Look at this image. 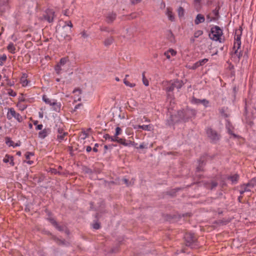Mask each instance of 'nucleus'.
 I'll return each mask as SVG.
<instances>
[{
	"instance_id": "nucleus-45",
	"label": "nucleus",
	"mask_w": 256,
	"mask_h": 256,
	"mask_svg": "<svg viewBox=\"0 0 256 256\" xmlns=\"http://www.w3.org/2000/svg\"><path fill=\"white\" fill-rule=\"evenodd\" d=\"M103 138H104L106 140H108V142H111V140H114L112 138V136H110L109 134H106L103 136Z\"/></svg>"
},
{
	"instance_id": "nucleus-61",
	"label": "nucleus",
	"mask_w": 256,
	"mask_h": 256,
	"mask_svg": "<svg viewBox=\"0 0 256 256\" xmlns=\"http://www.w3.org/2000/svg\"><path fill=\"white\" fill-rule=\"evenodd\" d=\"M164 56L166 57L168 59H170V54L169 52L166 51L164 53Z\"/></svg>"
},
{
	"instance_id": "nucleus-27",
	"label": "nucleus",
	"mask_w": 256,
	"mask_h": 256,
	"mask_svg": "<svg viewBox=\"0 0 256 256\" xmlns=\"http://www.w3.org/2000/svg\"><path fill=\"white\" fill-rule=\"evenodd\" d=\"M7 49L10 53L14 54L16 53V48L12 42H10L7 46Z\"/></svg>"
},
{
	"instance_id": "nucleus-37",
	"label": "nucleus",
	"mask_w": 256,
	"mask_h": 256,
	"mask_svg": "<svg viewBox=\"0 0 256 256\" xmlns=\"http://www.w3.org/2000/svg\"><path fill=\"white\" fill-rule=\"evenodd\" d=\"M7 56L6 54H4L2 56H0V66H2L4 65V62L6 61Z\"/></svg>"
},
{
	"instance_id": "nucleus-54",
	"label": "nucleus",
	"mask_w": 256,
	"mask_h": 256,
	"mask_svg": "<svg viewBox=\"0 0 256 256\" xmlns=\"http://www.w3.org/2000/svg\"><path fill=\"white\" fill-rule=\"evenodd\" d=\"M126 140L124 138H119L117 140V142L124 146V144L125 143Z\"/></svg>"
},
{
	"instance_id": "nucleus-31",
	"label": "nucleus",
	"mask_w": 256,
	"mask_h": 256,
	"mask_svg": "<svg viewBox=\"0 0 256 256\" xmlns=\"http://www.w3.org/2000/svg\"><path fill=\"white\" fill-rule=\"evenodd\" d=\"M241 42H234L233 48L235 50L234 54L238 52V49L240 48Z\"/></svg>"
},
{
	"instance_id": "nucleus-29",
	"label": "nucleus",
	"mask_w": 256,
	"mask_h": 256,
	"mask_svg": "<svg viewBox=\"0 0 256 256\" xmlns=\"http://www.w3.org/2000/svg\"><path fill=\"white\" fill-rule=\"evenodd\" d=\"M48 130L44 128L38 132V137L41 139L44 138L48 134Z\"/></svg>"
},
{
	"instance_id": "nucleus-13",
	"label": "nucleus",
	"mask_w": 256,
	"mask_h": 256,
	"mask_svg": "<svg viewBox=\"0 0 256 256\" xmlns=\"http://www.w3.org/2000/svg\"><path fill=\"white\" fill-rule=\"evenodd\" d=\"M226 127L227 130L228 132V134L232 136L234 138H239V136L235 134H234L232 130L233 129V126L232 124L228 120H226Z\"/></svg>"
},
{
	"instance_id": "nucleus-35",
	"label": "nucleus",
	"mask_w": 256,
	"mask_h": 256,
	"mask_svg": "<svg viewBox=\"0 0 256 256\" xmlns=\"http://www.w3.org/2000/svg\"><path fill=\"white\" fill-rule=\"evenodd\" d=\"M250 190L249 188H246V186H241L240 190V194H243L245 192H250Z\"/></svg>"
},
{
	"instance_id": "nucleus-7",
	"label": "nucleus",
	"mask_w": 256,
	"mask_h": 256,
	"mask_svg": "<svg viewBox=\"0 0 256 256\" xmlns=\"http://www.w3.org/2000/svg\"><path fill=\"white\" fill-rule=\"evenodd\" d=\"M54 16V12L51 9H46L43 15L44 19L49 23L53 22Z\"/></svg>"
},
{
	"instance_id": "nucleus-30",
	"label": "nucleus",
	"mask_w": 256,
	"mask_h": 256,
	"mask_svg": "<svg viewBox=\"0 0 256 256\" xmlns=\"http://www.w3.org/2000/svg\"><path fill=\"white\" fill-rule=\"evenodd\" d=\"M42 100L47 104H49L50 106H52V102H54V100H50L48 98L46 95H43L42 98Z\"/></svg>"
},
{
	"instance_id": "nucleus-56",
	"label": "nucleus",
	"mask_w": 256,
	"mask_h": 256,
	"mask_svg": "<svg viewBox=\"0 0 256 256\" xmlns=\"http://www.w3.org/2000/svg\"><path fill=\"white\" fill-rule=\"evenodd\" d=\"M179 188L174 189L172 190L171 192H169V194L172 196H174L175 194L179 190Z\"/></svg>"
},
{
	"instance_id": "nucleus-60",
	"label": "nucleus",
	"mask_w": 256,
	"mask_h": 256,
	"mask_svg": "<svg viewBox=\"0 0 256 256\" xmlns=\"http://www.w3.org/2000/svg\"><path fill=\"white\" fill-rule=\"evenodd\" d=\"M235 54L236 55V56L238 59H240V58L242 56V51H240V52L238 51V52L237 54Z\"/></svg>"
},
{
	"instance_id": "nucleus-4",
	"label": "nucleus",
	"mask_w": 256,
	"mask_h": 256,
	"mask_svg": "<svg viewBox=\"0 0 256 256\" xmlns=\"http://www.w3.org/2000/svg\"><path fill=\"white\" fill-rule=\"evenodd\" d=\"M186 245L192 248H195L198 246L197 239L194 234L186 233L184 236Z\"/></svg>"
},
{
	"instance_id": "nucleus-42",
	"label": "nucleus",
	"mask_w": 256,
	"mask_h": 256,
	"mask_svg": "<svg viewBox=\"0 0 256 256\" xmlns=\"http://www.w3.org/2000/svg\"><path fill=\"white\" fill-rule=\"evenodd\" d=\"M206 22L210 23L212 22L216 21L214 17H211L210 14L206 15Z\"/></svg>"
},
{
	"instance_id": "nucleus-14",
	"label": "nucleus",
	"mask_w": 256,
	"mask_h": 256,
	"mask_svg": "<svg viewBox=\"0 0 256 256\" xmlns=\"http://www.w3.org/2000/svg\"><path fill=\"white\" fill-rule=\"evenodd\" d=\"M14 156H11V155H10L8 154H6L5 156L4 157V158L2 160V162L4 163L7 164V163L9 162L11 166H14Z\"/></svg>"
},
{
	"instance_id": "nucleus-25",
	"label": "nucleus",
	"mask_w": 256,
	"mask_h": 256,
	"mask_svg": "<svg viewBox=\"0 0 256 256\" xmlns=\"http://www.w3.org/2000/svg\"><path fill=\"white\" fill-rule=\"evenodd\" d=\"M166 38L168 40L171 42H175L174 34H172L170 30H169L168 32V34H166Z\"/></svg>"
},
{
	"instance_id": "nucleus-15",
	"label": "nucleus",
	"mask_w": 256,
	"mask_h": 256,
	"mask_svg": "<svg viewBox=\"0 0 256 256\" xmlns=\"http://www.w3.org/2000/svg\"><path fill=\"white\" fill-rule=\"evenodd\" d=\"M57 132L58 134L57 136V138L60 142H62L64 140L65 136L67 134V132H64V130L62 128H58L56 129Z\"/></svg>"
},
{
	"instance_id": "nucleus-46",
	"label": "nucleus",
	"mask_w": 256,
	"mask_h": 256,
	"mask_svg": "<svg viewBox=\"0 0 256 256\" xmlns=\"http://www.w3.org/2000/svg\"><path fill=\"white\" fill-rule=\"evenodd\" d=\"M33 156H34V152H27L25 154V157L26 159L28 160H30V157Z\"/></svg>"
},
{
	"instance_id": "nucleus-58",
	"label": "nucleus",
	"mask_w": 256,
	"mask_h": 256,
	"mask_svg": "<svg viewBox=\"0 0 256 256\" xmlns=\"http://www.w3.org/2000/svg\"><path fill=\"white\" fill-rule=\"evenodd\" d=\"M98 146H99V144L97 143L94 144V146L92 148V150L94 152H98V150L97 148Z\"/></svg>"
},
{
	"instance_id": "nucleus-12",
	"label": "nucleus",
	"mask_w": 256,
	"mask_h": 256,
	"mask_svg": "<svg viewBox=\"0 0 256 256\" xmlns=\"http://www.w3.org/2000/svg\"><path fill=\"white\" fill-rule=\"evenodd\" d=\"M5 142L8 146H12L13 148H15L17 146H19L20 145V142L14 143L10 137L6 136L5 138Z\"/></svg>"
},
{
	"instance_id": "nucleus-63",
	"label": "nucleus",
	"mask_w": 256,
	"mask_h": 256,
	"mask_svg": "<svg viewBox=\"0 0 256 256\" xmlns=\"http://www.w3.org/2000/svg\"><path fill=\"white\" fill-rule=\"evenodd\" d=\"M142 0H131V2L133 4L140 2Z\"/></svg>"
},
{
	"instance_id": "nucleus-1",
	"label": "nucleus",
	"mask_w": 256,
	"mask_h": 256,
	"mask_svg": "<svg viewBox=\"0 0 256 256\" xmlns=\"http://www.w3.org/2000/svg\"><path fill=\"white\" fill-rule=\"evenodd\" d=\"M196 112L194 109L187 108L185 109L180 110L176 114H170V117L166 120V125L170 126H174V124L180 122H186L190 119L194 117Z\"/></svg>"
},
{
	"instance_id": "nucleus-47",
	"label": "nucleus",
	"mask_w": 256,
	"mask_h": 256,
	"mask_svg": "<svg viewBox=\"0 0 256 256\" xmlns=\"http://www.w3.org/2000/svg\"><path fill=\"white\" fill-rule=\"evenodd\" d=\"M18 106L19 107V108L21 110H24L27 108V105L23 104L21 102H19L18 104Z\"/></svg>"
},
{
	"instance_id": "nucleus-11",
	"label": "nucleus",
	"mask_w": 256,
	"mask_h": 256,
	"mask_svg": "<svg viewBox=\"0 0 256 256\" xmlns=\"http://www.w3.org/2000/svg\"><path fill=\"white\" fill-rule=\"evenodd\" d=\"M106 21L108 24H112L116 20V14L114 12H108L105 16Z\"/></svg>"
},
{
	"instance_id": "nucleus-2",
	"label": "nucleus",
	"mask_w": 256,
	"mask_h": 256,
	"mask_svg": "<svg viewBox=\"0 0 256 256\" xmlns=\"http://www.w3.org/2000/svg\"><path fill=\"white\" fill-rule=\"evenodd\" d=\"M184 85V83L182 80H174L170 81L165 87L164 90H166L168 96L169 98H172V93L175 88H176L178 90L181 88Z\"/></svg>"
},
{
	"instance_id": "nucleus-52",
	"label": "nucleus",
	"mask_w": 256,
	"mask_h": 256,
	"mask_svg": "<svg viewBox=\"0 0 256 256\" xmlns=\"http://www.w3.org/2000/svg\"><path fill=\"white\" fill-rule=\"evenodd\" d=\"M82 106V104H76V105L74 106V110H72V112H76V111H77V110H78V109H80V108H81Z\"/></svg>"
},
{
	"instance_id": "nucleus-17",
	"label": "nucleus",
	"mask_w": 256,
	"mask_h": 256,
	"mask_svg": "<svg viewBox=\"0 0 256 256\" xmlns=\"http://www.w3.org/2000/svg\"><path fill=\"white\" fill-rule=\"evenodd\" d=\"M205 164V158L204 156H202L198 160V166L196 168V172L202 171L203 166Z\"/></svg>"
},
{
	"instance_id": "nucleus-62",
	"label": "nucleus",
	"mask_w": 256,
	"mask_h": 256,
	"mask_svg": "<svg viewBox=\"0 0 256 256\" xmlns=\"http://www.w3.org/2000/svg\"><path fill=\"white\" fill-rule=\"evenodd\" d=\"M43 128V125L42 124H38L36 126V130H42Z\"/></svg>"
},
{
	"instance_id": "nucleus-8",
	"label": "nucleus",
	"mask_w": 256,
	"mask_h": 256,
	"mask_svg": "<svg viewBox=\"0 0 256 256\" xmlns=\"http://www.w3.org/2000/svg\"><path fill=\"white\" fill-rule=\"evenodd\" d=\"M190 102L192 104H202L204 108H206L210 106V102L209 100H206V99H198L195 97H192Z\"/></svg>"
},
{
	"instance_id": "nucleus-33",
	"label": "nucleus",
	"mask_w": 256,
	"mask_h": 256,
	"mask_svg": "<svg viewBox=\"0 0 256 256\" xmlns=\"http://www.w3.org/2000/svg\"><path fill=\"white\" fill-rule=\"evenodd\" d=\"M114 42V38L112 37H109L107 38L104 42V44L108 46L112 44Z\"/></svg>"
},
{
	"instance_id": "nucleus-48",
	"label": "nucleus",
	"mask_w": 256,
	"mask_h": 256,
	"mask_svg": "<svg viewBox=\"0 0 256 256\" xmlns=\"http://www.w3.org/2000/svg\"><path fill=\"white\" fill-rule=\"evenodd\" d=\"M62 66L59 65L58 64L56 66H55V68H54V70L56 72V74H60V71L62 70V68H61V67Z\"/></svg>"
},
{
	"instance_id": "nucleus-10",
	"label": "nucleus",
	"mask_w": 256,
	"mask_h": 256,
	"mask_svg": "<svg viewBox=\"0 0 256 256\" xmlns=\"http://www.w3.org/2000/svg\"><path fill=\"white\" fill-rule=\"evenodd\" d=\"M208 61V58H204L195 62L192 66H188L187 67L190 70H194L200 66H203Z\"/></svg>"
},
{
	"instance_id": "nucleus-36",
	"label": "nucleus",
	"mask_w": 256,
	"mask_h": 256,
	"mask_svg": "<svg viewBox=\"0 0 256 256\" xmlns=\"http://www.w3.org/2000/svg\"><path fill=\"white\" fill-rule=\"evenodd\" d=\"M142 80L143 84L145 86H148L149 85V82H148V80L147 78H146L145 76L144 72L142 73Z\"/></svg>"
},
{
	"instance_id": "nucleus-19",
	"label": "nucleus",
	"mask_w": 256,
	"mask_h": 256,
	"mask_svg": "<svg viewBox=\"0 0 256 256\" xmlns=\"http://www.w3.org/2000/svg\"><path fill=\"white\" fill-rule=\"evenodd\" d=\"M28 75L26 74H23L21 77L20 82L22 86H26L30 82V80L26 79Z\"/></svg>"
},
{
	"instance_id": "nucleus-55",
	"label": "nucleus",
	"mask_w": 256,
	"mask_h": 256,
	"mask_svg": "<svg viewBox=\"0 0 256 256\" xmlns=\"http://www.w3.org/2000/svg\"><path fill=\"white\" fill-rule=\"evenodd\" d=\"M116 146V145H113V144L108 145V146L104 145V148L105 150V151H106V150H107L109 148L112 149L113 146Z\"/></svg>"
},
{
	"instance_id": "nucleus-22",
	"label": "nucleus",
	"mask_w": 256,
	"mask_h": 256,
	"mask_svg": "<svg viewBox=\"0 0 256 256\" xmlns=\"http://www.w3.org/2000/svg\"><path fill=\"white\" fill-rule=\"evenodd\" d=\"M220 6H217L214 10H212V14L214 16V18L216 20H217L219 19L220 16L219 14V10H220Z\"/></svg>"
},
{
	"instance_id": "nucleus-41",
	"label": "nucleus",
	"mask_w": 256,
	"mask_h": 256,
	"mask_svg": "<svg viewBox=\"0 0 256 256\" xmlns=\"http://www.w3.org/2000/svg\"><path fill=\"white\" fill-rule=\"evenodd\" d=\"M124 84L128 86H129L130 88H133L135 86V84L134 83H130L128 80H126V78H124Z\"/></svg>"
},
{
	"instance_id": "nucleus-40",
	"label": "nucleus",
	"mask_w": 256,
	"mask_h": 256,
	"mask_svg": "<svg viewBox=\"0 0 256 256\" xmlns=\"http://www.w3.org/2000/svg\"><path fill=\"white\" fill-rule=\"evenodd\" d=\"M249 184L250 185V188H254L256 186V177L252 178L249 181Z\"/></svg>"
},
{
	"instance_id": "nucleus-51",
	"label": "nucleus",
	"mask_w": 256,
	"mask_h": 256,
	"mask_svg": "<svg viewBox=\"0 0 256 256\" xmlns=\"http://www.w3.org/2000/svg\"><path fill=\"white\" fill-rule=\"evenodd\" d=\"M122 131V129L120 127H116V132H115V137H116V136H118V135L120 134V132Z\"/></svg>"
},
{
	"instance_id": "nucleus-28",
	"label": "nucleus",
	"mask_w": 256,
	"mask_h": 256,
	"mask_svg": "<svg viewBox=\"0 0 256 256\" xmlns=\"http://www.w3.org/2000/svg\"><path fill=\"white\" fill-rule=\"evenodd\" d=\"M241 35L242 30H236L235 32L234 42H241Z\"/></svg>"
},
{
	"instance_id": "nucleus-49",
	"label": "nucleus",
	"mask_w": 256,
	"mask_h": 256,
	"mask_svg": "<svg viewBox=\"0 0 256 256\" xmlns=\"http://www.w3.org/2000/svg\"><path fill=\"white\" fill-rule=\"evenodd\" d=\"M8 94L10 96L14 97L16 96V93L10 88L8 90Z\"/></svg>"
},
{
	"instance_id": "nucleus-64",
	"label": "nucleus",
	"mask_w": 256,
	"mask_h": 256,
	"mask_svg": "<svg viewBox=\"0 0 256 256\" xmlns=\"http://www.w3.org/2000/svg\"><path fill=\"white\" fill-rule=\"evenodd\" d=\"M92 150V148L90 146H86V152H91Z\"/></svg>"
},
{
	"instance_id": "nucleus-23",
	"label": "nucleus",
	"mask_w": 256,
	"mask_h": 256,
	"mask_svg": "<svg viewBox=\"0 0 256 256\" xmlns=\"http://www.w3.org/2000/svg\"><path fill=\"white\" fill-rule=\"evenodd\" d=\"M218 185L216 182L211 180L209 183L206 184V188L208 189L212 190L214 189Z\"/></svg>"
},
{
	"instance_id": "nucleus-44",
	"label": "nucleus",
	"mask_w": 256,
	"mask_h": 256,
	"mask_svg": "<svg viewBox=\"0 0 256 256\" xmlns=\"http://www.w3.org/2000/svg\"><path fill=\"white\" fill-rule=\"evenodd\" d=\"M68 26H69L70 29L72 28L73 25L70 21L66 22L65 24L62 26V29H65Z\"/></svg>"
},
{
	"instance_id": "nucleus-6",
	"label": "nucleus",
	"mask_w": 256,
	"mask_h": 256,
	"mask_svg": "<svg viewBox=\"0 0 256 256\" xmlns=\"http://www.w3.org/2000/svg\"><path fill=\"white\" fill-rule=\"evenodd\" d=\"M6 118L9 120H11L12 118H14L19 122H22L23 120L22 117L21 115L19 113H17L12 108L8 109V112L6 114Z\"/></svg>"
},
{
	"instance_id": "nucleus-32",
	"label": "nucleus",
	"mask_w": 256,
	"mask_h": 256,
	"mask_svg": "<svg viewBox=\"0 0 256 256\" xmlns=\"http://www.w3.org/2000/svg\"><path fill=\"white\" fill-rule=\"evenodd\" d=\"M69 62L68 57H64L60 58L59 62V65L64 66L66 64Z\"/></svg>"
},
{
	"instance_id": "nucleus-20",
	"label": "nucleus",
	"mask_w": 256,
	"mask_h": 256,
	"mask_svg": "<svg viewBox=\"0 0 256 256\" xmlns=\"http://www.w3.org/2000/svg\"><path fill=\"white\" fill-rule=\"evenodd\" d=\"M166 14L168 17V18L169 20H170L172 22L174 21L175 18L174 16L172 14V10L170 8H168L166 11Z\"/></svg>"
},
{
	"instance_id": "nucleus-18",
	"label": "nucleus",
	"mask_w": 256,
	"mask_h": 256,
	"mask_svg": "<svg viewBox=\"0 0 256 256\" xmlns=\"http://www.w3.org/2000/svg\"><path fill=\"white\" fill-rule=\"evenodd\" d=\"M51 106H53V110L56 112H60V110L62 104L60 102H58L56 100H54V102H52V105Z\"/></svg>"
},
{
	"instance_id": "nucleus-59",
	"label": "nucleus",
	"mask_w": 256,
	"mask_h": 256,
	"mask_svg": "<svg viewBox=\"0 0 256 256\" xmlns=\"http://www.w3.org/2000/svg\"><path fill=\"white\" fill-rule=\"evenodd\" d=\"M168 51L169 53H170L172 56H175L176 54V52L172 49H170Z\"/></svg>"
},
{
	"instance_id": "nucleus-26",
	"label": "nucleus",
	"mask_w": 256,
	"mask_h": 256,
	"mask_svg": "<svg viewBox=\"0 0 256 256\" xmlns=\"http://www.w3.org/2000/svg\"><path fill=\"white\" fill-rule=\"evenodd\" d=\"M71 32H72V30L70 28L68 31L67 33L62 34L61 37L66 40H70L72 39V38H71L69 34V33H71Z\"/></svg>"
},
{
	"instance_id": "nucleus-21",
	"label": "nucleus",
	"mask_w": 256,
	"mask_h": 256,
	"mask_svg": "<svg viewBox=\"0 0 256 256\" xmlns=\"http://www.w3.org/2000/svg\"><path fill=\"white\" fill-rule=\"evenodd\" d=\"M239 178V176L238 174H234L232 176H228V180L232 182V184H236L237 183Z\"/></svg>"
},
{
	"instance_id": "nucleus-9",
	"label": "nucleus",
	"mask_w": 256,
	"mask_h": 256,
	"mask_svg": "<svg viewBox=\"0 0 256 256\" xmlns=\"http://www.w3.org/2000/svg\"><path fill=\"white\" fill-rule=\"evenodd\" d=\"M48 234L52 236V239L58 245H62L68 247L70 246V243L64 240H62L56 237L55 236L52 235L50 232H48Z\"/></svg>"
},
{
	"instance_id": "nucleus-38",
	"label": "nucleus",
	"mask_w": 256,
	"mask_h": 256,
	"mask_svg": "<svg viewBox=\"0 0 256 256\" xmlns=\"http://www.w3.org/2000/svg\"><path fill=\"white\" fill-rule=\"evenodd\" d=\"M178 15L180 17H182L184 16V10L183 8L180 6L178 10Z\"/></svg>"
},
{
	"instance_id": "nucleus-50",
	"label": "nucleus",
	"mask_w": 256,
	"mask_h": 256,
	"mask_svg": "<svg viewBox=\"0 0 256 256\" xmlns=\"http://www.w3.org/2000/svg\"><path fill=\"white\" fill-rule=\"evenodd\" d=\"M48 220L55 227L56 226H57L58 222L54 220V219L52 218H48Z\"/></svg>"
},
{
	"instance_id": "nucleus-34",
	"label": "nucleus",
	"mask_w": 256,
	"mask_h": 256,
	"mask_svg": "<svg viewBox=\"0 0 256 256\" xmlns=\"http://www.w3.org/2000/svg\"><path fill=\"white\" fill-rule=\"evenodd\" d=\"M226 109L227 108L225 107H222L219 110L220 113V114L221 116L225 118L228 116V114L226 112Z\"/></svg>"
},
{
	"instance_id": "nucleus-5",
	"label": "nucleus",
	"mask_w": 256,
	"mask_h": 256,
	"mask_svg": "<svg viewBox=\"0 0 256 256\" xmlns=\"http://www.w3.org/2000/svg\"><path fill=\"white\" fill-rule=\"evenodd\" d=\"M206 132L208 138L212 143L216 144L220 140V134L211 128H206Z\"/></svg>"
},
{
	"instance_id": "nucleus-24",
	"label": "nucleus",
	"mask_w": 256,
	"mask_h": 256,
	"mask_svg": "<svg viewBox=\"0 0 256 256\" xmlns=\"http://www.w3.org/2000/svg\"><path fill=\"white\" fill-rule=\"evenodd\" d=\"M152 126L150 124L148 125H138L134 127V128H140L144 130L150 131L152 130Z\"/></svg>"
},
{
	"instance_id": "nucleus-3",
	"label": "nucleus",
	"mask_w": 256,
	"mask_h": 256,
	"mask_svg": "<svg viewBox=\"0 0 256 256\" xmlns=\"http://www.w3.org/2000/svg\"><path fill=\"white\" fill-rule=\"evenodd\" d=\"M211 34H209L211 40L222 42L221 36L222 35V30L217 26H213L210 29Z\"/></svg>"
},
{
	"instance_id": "nucleus-53",
	"label": "nucleus",
	"mask_w": 256,
	"mask_h": 256,
	"mask_svg": "<svg viewBox=\"0 0 256 256\" xmlns=\"http://www.w3.org/2000/svg\"><path fill=\"white\" fill-rule=\"evenodd\" d=\"M55 228L60 232H62L64 230V226H60L58 224H57V226H56Z\"/></svg>"
},
{
	"instance_id": "nucleus-39",
	"label": "nucleus",
	"mask_w": 256,
	"mask_h": 256,
	"mask_svg": "<svg viewBox=\"0 0 256 256\" xmlns=\"http://www.w3.org/2000/svg\"><path fill=\"white\" fill-rule=\"evenodd\" d=\"M134 144H137V143H136L134 142H132L131 140H126L125 143L124 144V146H134Z\"/></svg>"
},
{
	"instance_id": "nucleus-43",
	"label": "nucleus",
	"mask_w": 256,
	"mask_h": 256,
	"mask_svg": "<svg viewBox=\"0 0 256 256\" xmlns=\"http://www.w3.org/2000/svg\"><path fill=\"white\" fill-rule=\"evenodd\" d=\"M203 34V31L201 30H198L194 33V38H198Z\"/></svg>"
},
{
	"instance_id": "nucleus-16",
	"label": "nucleus",
	"mask_w": 256,
	"mask_h": 256,
	"mask_svg": "<svg viewBox=\"0 0 256 256\" xmlns=\"http://www.w3.org/2000/svg\"><path fill=\"white\" fill-rule=\"evenodd\" d=\"M205 21V18L202 14H198L196 16L194 20V24L198 25L201 23L204 22Z\"/></svg>"
},
{
	"instance_id": "nucleus-57",
	"label": "nucleus",
	"mask_w": 256,
	"mask_h": 256,
	"mask_svg": "<svg viewBox=\"0 0 256 256\" xmlns=\"http://www.w3.org/2000/svg\"><path fill=\"white\" fill-rule=\"evenodd\" d=\"M93 228L96 230L99 229L100 228V225L99 223L96 222L95 224H93Z\"/></svg>"
}]
</instances>
